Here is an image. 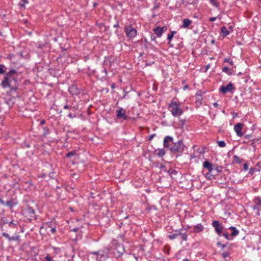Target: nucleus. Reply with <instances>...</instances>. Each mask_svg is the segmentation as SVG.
I'll use <instances>...</instances> for the list:
<instances>
[{
    "label": "nucleus",
    "mask_w": 261,
    "mask_h": 261,
    "mask_svg": "<svg viewBox=\"0 0 261 261\" xmlns=\"http://www.w3.org/2000/svg\"><path fill=\"white\" fill-rule=\"evenodd\" d=\"M124 31L127 36L129 38H133L137 35L136 30L131 25L126 26L124 28Z\"/></svg>",
    "instance_id": "5"
},
{
    "label": "nucleus",
    "mask_w": 261,
    "mask_h": 261,
    "mask_svg": "<svg viewBox=\"0 0 261 261\" xmlns=\"http://www.w3.org/2000/svg\"><path fill=\"white\" fill-rule=\"evenodd\" d=\"M69 91L72 95H77L79 93V89L74 85H72L69 88Z\"/></svg>",
    "instance_id": "12"
},
{
    "label": "nucleus",
    "mask_w": 261,
    "mask_h": 261,
    "mask_svg": "<svg viewBox=\"0 0 261 261\" xmlns=\"http://www.w3.org/2000/svg\"><path fill=\"white\" fill-rule=\"evenodd\" d=\"M164 28L156 27L153 29L155 34L159 37L161 36Z\"/></svg>",
    "instance_id": "13"
},
{
    "label": "nucleus",
    "mask_w": 261,
    "mask_h": 261,
    "mask_svg": "<svg viewBox=\"0 0 261 261\" xmlns=\"http://www.w3.org/2000/svg\"><path fill=\"white\" fill-rule=\"evenodd\" d=\"M243 124L239 123H237L234 126V130L237 133V135L239 137H242L243 135V133L242 132V129L243 127Z\"/></svg>",
    "instance_id": "8"
},
{
    "label": "nucleus",
    "mask_w": 261,
    "mask_h": 261,
    "mask_svg": "<svg viewBox=\"0 0 261 261\" xmlns=\"http://www.w3.org/2000/svg\"><path fill=\"white\" fill-rule=\"evenodd\" d=\"M192 23V21L189 19H184L183 20V24L182 25V28H188Z\"/></svg>",
    "instance_id": "16"
},
{
    "label": "nucleus",
    "mask_w": 261,
    "mask_h": 261,
    "mask_svg": "<svg viewBox=\"0 0 261 261\" xmlns=\"http://www.w3.org/2000/svg\"><path fill=\"white\" fill-rule=\"evenodd\" d=\"M16 73L15 70L10 71L6 75L4 81L2 83L3 87H12L13 82H15L13 75Z\"/></svg>",
    "instance_id": "2"
},
{
    "label": "nucleus",
    "mask_w": 261,
    "mask_h": 261,
    "mask_svg": "<svg viewBox=\"0 0 261 261\" xmlns=\"http://www.w3.org/2000/svg\"><path fill=\"white\" fill-rule=\"evenodd\" d=\"M100 252H101L100 251H98L97 252H94L92 253L94 254L100 255L102 256L103 254H101Z\"/></svg>",
    "instance_id": "35"
},
{
    "label": "nucleus",
    "mask_w": 261,
    "mask_h": 261,
    "mask_svg": "<svg viewBox=\"0 0 261 261\" xmlns=\"http://www.w3.org/2000/svg\"><path fill=\"white\" fill-rule=\"evenodd\" d=\"M233 162L235 163H239L241 162V160L238 156L234 155L233 158Z\"/></svg>",
    "instance_id": "21"
},
{
    "label": "nucleus",
    "mask_w": 261,
    "mask_h": 261,
    "mask_svg": "<svg viewBox=\"0 0 261 261\" xmlns=\"http://www.w3.org/2000/svg\"><path fill=\"white\" fill-rule=\"evenodd\" d=\"M187 236L185 234H183L182 236V240H184L185 241L187 240Z\"/></svg>",
    "instance_id": "37"
},
{
    "label": "nucleus",
    "mask_w": 261,
    "mask_h": 261,
    "mask_svg": "<svg viewBox=\"0 0 261 261\" xmlns=\"http://www.w3.org/2000/svg\"><path fill=\"white\" fill-rule=\"evenodd\" d=\"M184 260H185V261H188V259L186 258V259H184Z\"/></svg>",
    "instance_id": "49"
},
{
    "label": "nucleus",
    "mask_w": 261,
    "mask_h": 261,
    "mask_svg": "<svg viewBox=\"0 0 261 261\" xmlns=\"http://www.w3.org/2000/svg\"><path fill=\"white\" fill-rule=\"evenodd\" d=\"M44 120H42V121H41V124H44Z\"/></svg>",
    "instance_id": "48"
},
{
    "label": "nucleus",
    "mask_w": 261,
    "mask_h": 261,
    "mask_svg": "<svg viewBox=\"0 0 261 261\" xmlns=\"http://www.w3.org/2000/svg\"><path fill=\"white\" fill-rule=\"evenodd\" d=\"M181 124H182V125H183V124H184V121H181Z\"/></svg>",
    "instance_id": "50"
},
{
    "label": "nucleus",
    "mask_w": 261,
    "mask_h": 261,
    "mask_svg": "<svg viewBox=\"0 0 261 261\" xmlns=\"http://www.w3.org/2000/svg\"><path fill=\"white\" fill-rule=\"evenodd\" d=\"M211 2L214 5L216 6V2L215 0H211Z\"/></svg>",
    "instance_id": "39"
},
{
    "label": "nucleus",
    "mask_w": 261,
    "mask_h": 261,
    "mask_svg": "<svg viewBox=\"0 0 261 261\" xmlns=\"http://www.w3.org/2000/svg\"><path fill=\"white\" fill-rule=\"evenodd\" d=\"M73 230V231H74V232H76V231H77V228H74V229H73V230Z\"/></svg>",
    "instance_id": "43"
},
{
    "label": "nucleus",
    "mask_w": 261,
    "mask_h": 261,
    "mask_svg": "<svg viewBox=\"0 0 261 261\" xmlns=\"http://www.w3.org/2000/svg\"><path fill=\"white\" fill-rule=\"evenodd\" d=\"M23 215L28 218V219L31 220L35 218V211L34 210L30 207H27L22 211Z\"/></svg>",
    "instance_id": "3"
},
{
    "label": "nucleus",
    "mask_w": 261,
    "mask_h": 261,
    "mask_svg": "<svg viewBox=\"0 0 261 261\" xmlns=\"http://www.w3.org/2000/svg\"><path fill=\"white\" fill-rule=\"evenodd\" d=\"M169 110L172 114L175 117H178L183 113V111L180 108L179 102L177 101H171L169 105Z\"/></svg>",
    "instance_id": "1"
},
{
    "label": "nucleus",
    "mask_w": 261,
    "mask_h": 261,
    "mask_svg": "<svg viewBox=\"0 0 261 261\" xmlns=\"http://www.w3.org/2000/svg\"><path fill=\"white\" fill-rule=\"evenodd\" d=\"M5 66L4 65H0V73L3 74L5 72Z\"/></svg>",
    "instance_id": "26"
},
{
    "label": "nucleus",
    "mask_w": 261,
    "mask_h": 261,
    "mask_svg": "<svg viewBox=\"0 0 261 261\" xmlns=\"http://www.w3.org/2000/svg\"><path fill=\"white\" fill-rule=\"evenodd\" d=\"M203 227L201 224H198L194 227V231L195 232H200L202 231Z\"/></svg>",
    "instance_id": "19"
},
{
    "label": "nucleus",
    "mask_w": 261,
    "mask_h": 261,
    "mask_svg": "<svg viewBox=\"0 0 261 261\" xmlns=\"http://www.w3.org/2000/svg\"><path fill=\"white\" fill-rule=\"evenodd\" d=\"M213 226L215 228V229L218 234L222 233L223 227L222 225L219 223L218 221H214L212 223Z\"/></svg>",
    "instance_id": "9"
},
{
    "label": "nucleus",
    "mask_w": 261,
    "mask_h": 261,
    "mask_svg": "<svg viewBox=\"0 0 261 261\" xmlns=\"http://www.w3.org/2000/svg\"><path fill=\"white\" fill-rule=\"evenodd\" d=\"M68 108H69V107L67 105L64 106V108L65 109H68Z\"/></svg>",
    "instance_id": "46"
},
{
    "label": "nucleus",
    "mask_w": 261,
    "mask_h": 261,
    "mask_svg": "<svg viewBox=\"0 0 261 261\" xmlns=\"http://www.w3.org/2000/svg\"><path fill=\"white\" fill-rule=\"evenodd\" d=\"M174 34V32H172L170 34H169V35H168L167 39H168L169 40H171L172 39V38L173 37Z\"/></svg>",
    "instance_id": "27"
},
{
    "label": "nucleus",
    "mask_w": 261,
    "mask_h": 261,
    "mask_svg": "<svg viewBox=\"0 0 261 261\" xmlns=\"http://www.w3.org/2000/svg\"><path fill=\"white\" fill-rule=\"evenodd\" d=\"M188 86L187 85L185 86L184 87V89L188 88Z\"/></svg>",
    "instance_id": "47"
},
{
    "label": "nucleus",
    "mask_w": 261,
    "mask_h": 261,
    "mask_svg": "<svg viewBox=\"0 0 261 261\" xmlns=\"http://www.w3.org/2000/svg\"><path fill=\"white\" fill-rule=\"evenodd\" d=\"M254 202L255 203L254 206V209H257L259 206H261V198L260 197H256L254 199Z\"/></svg>",
    "instance_id": "15"
},
{
    "label": "nucleus",
    "mask_w": 261,
    "mask_h": 261,
    "mask_svg": "<svg viewBox=\"0 0 261 261\" xmlns=\"http://www.w3.org/2000/svg\"><path fill=\"white\" fill-rule=\"evenodd\" d=\"M221 32L222 33H223V36L224 37H226L229 34V31L227 30V28L224 26L221 27Z\"/></svg>",
    "instance_id": "17"
},
{
    "label": "nucleus",
    "mask_w": 261,
    "mask_h": 261,
    "mask_svg": "<svg viewBox=\"0 0 261 261\" xmlns=\"http://www.w3.org/2000/svg\"><path fill=\"white\" fill-rule=\"evenodd\" d=\"M154 135H150V136L149 137V141L153 139V137L154 136Z\"/></svg>",
    "instance_id": "40"
},
{
    "label": "nucleus",
    "mask_w": 261,
    "mask_h": 261,
    "mask_svg": "<svg viewBox=\"0 0 261 261\" xmlns=\"http://www.w3.org/2000/svg\"><path fill=\"white\" fill-rule=\"evenodd\" d=\"M165 154V152L164 150H161L159 151L158 154L160 155V156H162L164 154Z\"/></svg>",
    "instance_id": "33"
},
{
    "label": "nucleus",
    "mask_w": 261,
    "mask_h": 261,
    "mask_svg": "<svg viewBox=\"0 0 261 261\" xmlns=\"http://www.w3.org/2000/svg\"><path fill=\"white\" fill-rule=\"evenodd\" d=\"M27 3H28V0H21V2L19 3V6L21 8H24L25 4Z\"/></svg>",
    "instance_id": "20"
},
{
    "label": "nucleus",
    "mask_w": 261,
    "mask_h": 261,
    "mask_svg": "<svg viewBox=\"0 0 261 261\" xmlns=\"http://www.w3.org/2000/svg\"><path fill=\"white\" fill-rule=\"evenodd\" d=\"M214 171H216L217 172H221L222 171V168L218 167V166L214 165Z\"/></svg>",
    "instance_id": "22"
},
{
    "label": "nucleus",
    "mask_w": 261,
    "mask_h": 261,
    "mask_svg": "<svg viewBox=\"0 0 261 261\" xmlns=\"http://www.w3.org/2000/svg\"><path fill=\"white\" fill-rule=\"evenodd\" d=\"M229 59H225L224 60V61H225V62H229Z\"/></svg>",
    "instance_id": "45"
},
{
    "label": "nucleus",
    "mask_w": 261,
    "mask_h": 261,
    "mask_svg": "<svg viewBox=\"0 0 261 261\" xmlns=\"http://www.w3.org/2000/svg\"><path fill=\"white\" fill-rule=\"evenodd\" d=\"M56 230L55 228H51V229H50V231H51L52 233H54L56 232Z\"/></svg>",
    "instance_id": "41"
},
{
    "label": "nucleus",
    "mask_w": 261,
    "mask_h": 261,
    "mask_svg": "<svg viewBox=\"0 0 261 261\" xmlns=\"http://www.w3.org/2000/svg\"><path fill=\"white\" fill-rule=\"evenodd\" d=\"M51 258L49 256H46L45 257V260L44 261H51Z\"/></svg>",
    "instance_id": "32"
},
{
    "label": "nucleus",
    "mask_w": 261,
    "mask_h": 261,
    "mask_svg": "<svg viewBox=\"0 0 261 261\" xmlns=\"http://www.w3.org/2000/svg\"><path fill=\"white\" fill-rule=\"evenodd\" d=\"M223 236L227 239L229 238V234L227 233H224Z\"/></svg>",
    "instance_id": "38"
},
{
    "label": "nucleus",
    "mask_w": 261,
    "mask_h": 261,
    "mask_svg": "<svg viewBox=\"0 0 261 261\" xmlns=\"http://www.w3.org/2000/svg\"><path fill=\"white\" fill-rule=\"evenodd\" d=\"M223 71L226 72H228L229 71V68L227 67H224L223 68Z\"/></svg>",
    "instance_id": "34"
},
{
    "label": "nucleus",
    "mask_w": 261,
    "mask_h": 261,
    "mask_svg": "<svg viewBox=\"0 0 261 261\" xmlns=\"http://www.w3.org/2000/svg\"><path fill=\"white\" fill-rule=\"evenodd\" d=\"M74 154H75V152L71 151V152H68V153H67L66 155L67 157L69 158V157L73 155Z\"/></svg>",
    "instance_id": "28"
},
{
    "label": "nucleus",
    "mask_w": 261,
    "mask_h": 261,
    "mask_svg": "<svg viewBox=\"0 0 261 261\" xmlns=\"http://www.w3.org/2000/svg\"><path fill=\"white\" fill-rule=\"evenodd\" d=\"M15 204H16V203L12 202V201H7L6 202V205L9 206H10V207H12L13 205H14Z\"/></svg>",
    "instance_id": "25"
},
{
    "label": "nucleus",
    "mask_w": 261,
    "mask_h": 261,
    "mask_svg": "<svg viewBox=\"0 0 261 261\" xmlns=\"http://www.w3.org/2000/svg\"><path fill=\"white\" fill-rule=\"evenodd\" d=\"M234 89L232 84L230 83L226 86H221L219 90L222 94H225L227 92H232Z\"/></svg>",
    "instance_id": "7"
},
{
    "label": "nucleus",
    "mask_w": 261,
    "mask_h": 261,
    "mask_svg": "<svg viewBox=\"0 0 261 261\" xmlns=\"http://www.w3.org/2000/svg\"><path fill=\"white\" fill-rule=\"evenodd\" d=\"M117 116L118 118H122L124 120L127 119L125 111L122 108H120L117 110Z\"/></svg>",
    "instance_id": "10"
},
{
    "label": "nucleus",
    "mask_w": 261,
    "mask_h": 261,
    "mask_svg": "<svg viewBox=\"0 0 261 261\" xmlns=\"http://www.w3.org/2000/svg\"><path fill=\"white\" fill-rule=\"evenodd\" d=\"M216 18L215 17L210 18L209 20L210 21H214L216 20Z\"/></svg>",
    "instance_id": "36"
},
{
    "label": "nucleus",
    "mask_w": 261,
    "mask_h": 261,
    "mask_svg": "<svg viewBox=\"0 0 261 261\" xmlns=\"http://www.w3.org/2000/svg\"><path fill=\"white\" fill-rule=\"evenodd\" d=\"M229 255V253L228 252H224L222 254V257L225 259L227 257H228Z\"/></svg>",
    "instance_id": "29"
},
{
    "label": "nucleus",
    "mask_w": 261,
    "mask_h": 261,
    "mask_svg": "<svg viewBox=\"0 0 261 261\" xmlns=\"http://www.w3.org/2000/svg\"><path fill=\"white\" fill-rule=\"evenodd\" d=\"M172 142V138L170 137L167 136L164 138V145L166 147L169 146V143Z\"/></svg>",
    "instance_id": "14"
},
{
    "label": "nucleus",
    "mask_w": 261,
    "mask_h": 261,
    "mask_svg": "<svg viewBox=\"0 0 261 261\" xmlns=\"http://www.w3.org/2000/svg\"><path fill=\"white\" fill-rule=\"evenodd\" d=\"M168 172L171 177H173L174 175H175L177 174V172L173 170H169Z\"/></svg>",
    "instance_id": "23"
},
{
    "label": "nucleus",
    "mask_w": 261,
    "mask_h": 261,
    "mask_svg": "<svg viewBox=\"0 0 261 261\" xmlns=\"http://www.w3.org/2000/svg\"><path fill=\"white\" fill-rule=\"evenodd\" d=\"M230 229L232 230L231 236L234 237L237 236L239 233V231L236 229L234 227L231 226L229 228Z\"/></svg>",
    "instance_id": "18"
},
{
    "label": "nucleus",
    "mask_w": 261,
    "mask_h": 261,
    "mask_svg": "<svg viewBox=\"0 0 261 261\" xmlns=\"http://www.w3.org/2000/svg\"><path fill=\"white\" fill-rule=\"evenodd\" d=\"M248 166L247 164H244L243 165V169L246 171L248 169Z\"/></svg>",
    "instance_id": "31"
},
{
    "label": "nucleus",
    "mask_w": 261,
    "mask_h": 261,
    "mask_svg": "<svg viewBox=\"0 0 261 261\" xmlns=\"http://www.w3.org/2000/svg\"><path fill=\"white\" fill-rule=\"evenodd\" d=\"M185 146L181 141H178L174 143L173 145L171 147L170 150L172 152H181L184 150Z\"/></svg>",
    "instance_id": "4"
},
{
    "label": "nucleus",
    "mask_w": 261,
    "mask_h": 261,
    "mask_svg": "<svg viewBox=\"0 0 261 261\" xmlns=\"http://www.w3.org/2000/svg\"><path fill=\"white\" fill-rule=\"evenodd\" d=\"M229 64H230V65H233V62H232V61H229Z\"/></svg>",
    "instance_id": "44"
},
{
    "label": "nucleus",
    "mask_w": 261,
    "mask_h": 261,
    "mask_svg": "<svg viewBox=\"0 0 261 261\" xmlns=\"http://www.w3.org/2000/svg\"><path fill=\"white\" fill-rule=\"evenodd\" d=\"M203 166L208 170V172L206 174V177L210 178L211 173L214 171V165L210 163L208 161H206L203 163Z\"/></svg>",
    "instance_id": "6"
},
{
    "label": "nucleus",
    "mask_w": 261,
    "mask_h": 261,
    "mask_svg": "<svg viewBox=\"0 0 261 261\" xmlns=\"http://www.w3.org/2000/svg\"><path fill=\"white\" fill-rule=\"evenodd\" d=\"M2 235L3 237L7 238L9 240V241H17L19 239V237L18 236H15L10 237L8 233H5V232L3 233Z\"/></svg>",
    "instance_id": "11"
},
{
    "label": "nucleus",
    "mask_w": 261,
    "mask_h": 261,
    "mask_svg": "<svg viewBox=\"0 0 261 261\" xmlns=\"http://www.w3.org/2000/svg\"><path fill=\"white\" fill-rule=\"evenodd\" d=\"M218 143L220 147H224L226 146V143L223 141H219Z\"/></svg>",
    "instance_id": "24"
},
{
    "label": "nucleus",
    "mask_w": 261,
    "mask_h": 261,
    "mask_svg": "<svg viewBox=\"0 0 261 261\" xmlns=\"http://www.w3.org/2000/svg\"><path fill=\"white\" fill-rule=\"evenodd\" d=\"M213 105H214V106L215 108L218 107V106H219V105H218V103H217V102H215V103H214Z\"/></svg>",
    "instance_id": "42"
},
{
    "label": "nucleus",
    "mask_w": 261,
    "mask_h": 261,
    "mask_svg": "<svg viewBox=\"0 0 261 261\" xmlns=\"http://www.w3.org/2000/svg\"><path fill=\"white\" fill-rule=\"evenodd\" d=\"M177 236V234H172V235H169L168 237L170 239L173 240V239H175L176 238Z\"/></svg>",
    "instance_id": "30"
}]
</instances>
